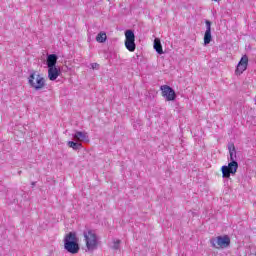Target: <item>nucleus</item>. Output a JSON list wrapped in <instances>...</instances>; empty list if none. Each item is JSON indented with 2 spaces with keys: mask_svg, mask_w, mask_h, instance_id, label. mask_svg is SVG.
<instances>
[{
  "mask_svg": "<svg viewBox=\"0 0 256 256\" xmlns=\"http://www.w3.org/2000/svg\"><path fill=\"white\" fill-rule=\"evenodd\" d=\"M32 185H35V182H33Z\"/></svg>",
  "mask_w": 256,
  "mask_h": 256,
  "instance_id": "obj_19",
  "label": "nucleus"
},
{
  "mask_svg": "<svg viewBox=\"0 0 256 256\" xmlns=\"http://www.w3.org/2000/svg\"><path fill=\"white\" fill-rule=\"evenodd\" d=\"M210 243L214 249H227L231 245V238L229 236H217L210 239Z\"/></svg>",
  "mask_w": 256,
  "mask_h": 256,
  "instance_id": "obj_5",
  "label": "nucleus"
},
{
  "mask_svg": "<svg viewBox=\"0 0 256 256\" xmlns=\"http://www.w3.org/2000/svg\"><path fill=\"white\" fill-rule=\"evenodd\" d=\"M154 49L159 55H163V46L161 45V40L157 38L154 40Z\"/></svg>",
  "mask_w": 256,
  "mask_h": 256,
  "instance_id": "obj_13",
  "label": "nucleus"
},
{
  "mask_svg": "<svg viewBox=\"0 0 256 256\" xmlns=\"http://www.w3.org/2000/svg\"><path fill=\"white\" fill-rule=\"evenodd\" d=\"M160 90L162 92V97H164L165 101H175L177 99V94L175 93V90L171 88L168 85H162L160 87Z\"/></svg>",
  "mask_w": 256,
  "mask_h": 256,
  "instance_id": "obj_7",
  "label": "nucleus"
},
{
  "mask_svg": "<svg viewBox=\"0 0 256 256\" xmlns=\"http://www.w3.org/2000/svg\"><path fill=\"white\" fill-rule=\"evenodd\" d=\"M212 1H215V2H217V1H219V0H212Z\"/></svg>",
  "mask_w": 256,
  "mask_h": 256,
  "instance_id": "obj_18",
  "label": "nucleus"
},
{
  "mask_svg": "<svg viewBox=\"0 0 256 256\" xmlns=\"http://www.w3.org/2000/svg\"><path fill=\"white\" fill-rule=\"evenodd\" d=\"M28 84L35 91H41L45 87V78L41 74L32 71L28 77Z\"/></svg>",
  "mask_w": 256,
  "mask_h": 256,
  "instance_id": "obj_4",
  "label": "nucleus"
},
{
  "mask_svg": "<svg viewBox=\"0 0 256 256\" xmlns=\"http://www.w3.org/2000/svg\"><path fill=\"white\" fill-rule=\"evenodd\" d=\"M68 147H70L71 149H74V151H77L82 147V145H81V143H77L74 141H68Z\"/></svg>",
  "mask_w": 256,
  "mask_h": 256,
  "instance_id": "obj_15",
  "label": "nucleus"
},
{
  "mask_svg": "<svg viewBox=\"0 0 256 256\" xmlns=\"http://www.w3.org/2000/svg\"><path fill=\"white\" fill-rule=\"evenodd\" d=\"M125 47L128 51H130L131 53H133V51H135L136 49V45H135V33L133 32V30H126L125 32Z\"/></svg>",
  "mask_w": 256,
  "mask_h": 256,
  "instance_id": "obj_6",
  "label": "nucleus"
},
{
  "mask_svg": "<svg viewBox=\"0 0 256 256\" xmlns=\"http://www.w3.org/2000/svg\"><path fill=\"white\" fill-rule=\"evenodd\" d=\"M61 75V70L58 67L48 68V79L50 81H57V78Z\"/></svg>",
  "mask_w": 256,
  "mask_h": 256,
  "instance_id": "obj_9",
  "label": "nucleus"
},
{
  "mask_svg": "<svg viewBox=\"0 0 256 256\" xmlns=\"http://www.w3.org/2000/svg\"><path fill=\"white\" fill-rule=\"evenodd\" d=\"M83 236L88 251H95L99 247V236H97L94 230L84 231Z\"/></svg>",
  "mask_w": 256,
  "mask_h": 256,
  "instance_id": "obj_2",
  "label": "nucleus"
},
{
  "mask_svg": "<svg viewBox=\"0 0 256 256\" xmlns=\"http://www.w3.org/2000/svg\"><path fill=\"white\" fill-rule=\"evenodd\" d=\"M64 249L72 255L79 253V244L77 243V235H75V233L70 232L66 235L64 239Z\"/></svg>",
  "mask_w": 256,
  "mask_h": 256,
  "instance_id": "obj_3",
  "label": "nucleus"
},
{
  "mask_svg": "<svg viewBox=\"0 0 256 256\" xmlns=\"http://www.w3.org/2000/svg\"><path fill=\"white\" fill-rule=\"evenodd\" d=\"M57 55L56 54H49L47 56L46 65L49 68L57 67Z\"/></svg>",
  "mask_w": 256,
  "mask_h": 256,
  "instance_id": "obj_11",
  "label": "nucleus"
},
{
  "mask_svg": "<svg viewBox=\"0 0 256 256\" xmlns=\"http://www.w3.org/2000/svg\"><path fill=\"white\" fill-rule=\"evenodd\" d=\"M230 153V163L228 166H222V177L224 179H229L231 175H235L237 173V169H239V164L237 163V151L235 150V145L229 146Z\"/></svg>",
  "mask_w": 256,
  "mask_h": 256,
  "instance_id": "obj_1",
  "label": "nucleus"
},
{
  "mask_svg": "<svg viewBox=\"0 0 256 256\" xmlns=\"http://www.w3.org/2000/svg\"><path fill=\"white\" fill-rule=\"evenodd\" d=\"M248 65L249 57L247 55L242 56L235 71L236 75H242L244 71H247Z\"/></svg>",
  "mask_w": 256,
  "mask_h": 256,
  "instance_id": "obj_8",
  "label": "nucleus"
},
{
  "mask_svg": "<svg viewBox=\"0 0 256 256\" xmlns=\"http://www.w3.org/2000/svg\"><path fill=\"white\" fill-rule=\"evenodd\" d=\"M96 41L98 43H105V41H107V34L105 32H100L97 36H96Z\"/></svg>",
  "mask_w": 256,
  "mask_h": 256,
  "instance_id": "obj_14",
  "label": "nucleus"
},
{
  "mask_svg": "<svg viewBox=\"0 0 256 256\" xmlns=\"http://www.w3.org/2000/svg\"><path fill=\"white\" fill-rule=\"evenodd\" d=\"M119 245H121V240L114 239L113 240L112 249H114V251H117V249H119Z\"/></svg>",
  "mask_w": 256,
  "mask_h": 256,
  "instance_id": "obj_16",
  "label": "nucleus"
},
{
  "mask_svg": "<svg viewBox=\"0 0 256 256\" xmlns=\"http://www.w3.org/2000/svg\"><path fill=\"white\" fill-rule=\"evenodd\" d=\"M211 21L206 20V31L204 34V45H209L211 43Z\"/></svg>",
  "mask_w": 256,
  "mask_h": 256,
  "instance_id": "obj_10",
  "label": "nucleus"
},
{
  "mask_svg": "<svg viewBox=\"0 0 256 256\" xmlns=\"http://www.w3.org/2000/svg\"><path fill=\"white\" fill-rule=\"evenodd\" d=\"M91 68L94 69V70H95V69L98 70V69H99V64H97V63H92V64H91Z\"/></svg>",
  "mask_w": 256,
  "mask_h": 256,
  "instance_id": "obj_17",
  "label": "nucleus"
},
{
  "mask_svg": "<svg viewBox=\"0 0 256 256\" xmlns=\"http://www.w3.org/2000/svg\"><path fill=\"white\" fill-rule=\"evenodd\" d=\"M73 138L75 141H89V135L87 132L76 131Z\"/></svg>",
  "mask_w": 256,
  "mask_h": 256,
  "instance_id": "obj_12",
  "label": "nucleus"
}]
</instances>
